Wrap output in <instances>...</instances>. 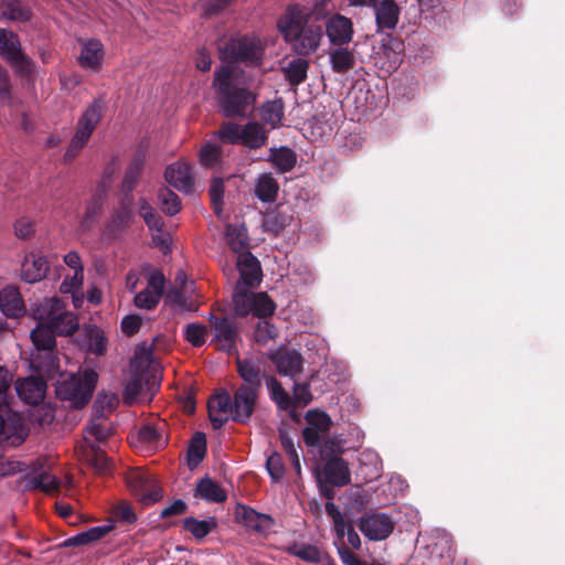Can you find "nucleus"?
<instances>
[{"instance_id":"f3484780","label":"nucleus","mask_w":565,"mask_h":565,"mask_svg":"<svg viewBox=\"0 0 565 565\" xmlns=\"http://www.w3.org/2000/svg\"><path fill=\"white\" fill-rule=\"evenodd\" d=\"M46 388V382L40 376L19 379L15 382L18 396L29 405L40 404L45 397Z\"/></svg>"},{"instance_id":"a19ab883","label":"nucleus","mask_w":565,"mask_h":565,"mask_svg":"<svg viewBox=\"0 0 565 565\" xmlns=\"http://www.w3.org/2000/svg\"><path fill=\"white\" fill-rule=\"evenodd\" d=\"M260 119L276 128L280 125L284 118V102L281 98L268 100L264 103L259 108Z\"/></svg>"},{"instance_id":"3c124183","label":"nucleus","mask_w":565,"mask_h":565,"mask_svg":"<svg viewBox=\"0 0 565 565\" xmlns=\"http://www.w3.org/2000/svg\"><path fill=\"white\" fill-rule=\"evenodd\" d=\"M276 309L275 302L265 292L255 294L252 312L258 318H266L274 315Z\"/></svg>"},{"instance_id":"2eb2a0df","label":"nucleus","mask_w":565,"mask_h":565,"mask_svg":"<svg viewBox=\"0 0 565 565\" xmlns=\"http://www.w3.org/2000/svg\"><path fill=\"white\" fill-rule=\"evenodd\" d=\"M81 53L77 58L78 65L87 71L99 72L105 56L104 44L98 39H78Z\"/></svg>"},{"instance_id":"79ce46f5","label":"nucleus","mask_w":565,"mask_h":565,"mask_svg":"<svg viewBox=\"0 0 565 565\" xmlns=\"http://www.w3.org/2000/svg\"><path fill=\"white\" fill-rule=\"evenodd\" d=\"M226 241L234 253H243L248 246L247 230L244 225L228 224L226 226Z\"/></svg>"},{"instance_id":"423d86ee","label":"nucleus","mask_w":565,"mask_h":565,"mask_svg":"<svg viewBox=\"0 0 565 565\" xmlns=\"http://www.w3.org/2000/svg\"><path fill=\"white\" fill-rule=\"evenodd\" d=\"M106 103L103 98H95L77 120L75 134L64 153L65 161H72L89 140L92 134L100 122Z\"/></svg>"},{"instance_id":"09e8293b","label":"nucleus","mask_w":565,"mask_h":565,"mask_svg":"<svg viewBox=\"0 0 565 565\" xmlns=\"http://www.w3.org/2000/svg\"><path fill=\"white\" fill-rule=\"evenodd\" d=\"M158 200L161 204V210L167 215H174L181 210V201L179 196L168 188H161L158 192Z\"/></svg>"},{"instance_id":"603ef678","label":"nucleus","mask_w":565,"mask_h":565,"mask_svg":"<svg viewBox=\"0 0 565 565\" xmlns=\"http://www.w3.org/2000/svg\"><path fill=\"white\" fill-rule=\"evenodd\" d=\"M242 127L233 121H224L217 132L218 138L224 143L241 145Z\"/></svg>"},{"instance_id":"f03ea898","label":"nucleus","mask_w":565,"mask_h":565,"mask_svg":"<svg viewBox=\"0 0 565 565\" xmlns=\"http://www.w3.org/2000/svg\"><path fill=\"white\" fill-rule=\"evenodd\" d=\"M309 15L310 12L305 7L291 4L277 22L280 33L299 55L315 52L322 38V28L318 24H309Z\"/></svg>"},{"instance_id":"5701e85b","label":"nucleus","mask_w":565,"mask_h":565,"mask_svg":"<svg viewBox=\"0 0 565 565\" xmlns=\"http://www.w3.org/2000/svg\"><path fill=\"white\" fill-rule=\"evenodd\" d=\"M166 181L179 191L191 193L194 186V179L191 167L184 162H175L167 167L164 171Z\"/></svg>"},{"instance_id":"9b49d317","label":"nucleus","mask_w":565,"mask_h":565,"mask_svg":"<svg viewBox=\"0 0 565 565\" xmlns=\"http://www.w3.org/2000/svg\"><path fill=\"white\" fill-rule=\"evenodd\" d=\"M394 521L386 513H365L359 519V530L371 541L387 539L394 531Z\"/></svg>"},{"instance_id":"4be33fe9","label":"nucleus","mask_w":565,"mask_h":565,"mask_svg":"<svg viewBox=\"0 0 565 565\" xmlns=\"http://www.w3.org/2000/svg\"><path fill=\"white\" fill-rule=\"evenodd\" d=\"M370 7L374 9L377 30H393L399 20V7L395 0H375Z\"/></svg>"},{"instance_id":"e2e57ef3","label":"nucleus","mask_w":565,"mask_h":565,"mask_svg":"<svg viewBox=\"0 0 565 565\" xmlns=\"http://www.w3.org/2000/svg\"><path fill=\"white\" fill-rule=\"evenodd\" d=\"M160 301L158 294H153L149 288H146L135 296L134 303L140 309L152 310Z\"/></svg>"},{"instance_id":"f8f14e48","label":"nucleus","mask_w":565,"mask_h":565,"mask_svg":"<svg viewBox=\"0 0 565 565\" xmlns=\"http://www.w3.org/2000/svg\"><path fill=\"white\" fill-rule=\"evenodd\" d=\"M237 373L243 383L238 386L262 392L263 381L267 382L269 375L266 374L265 362L260 359L248 358L236 360Z\"/></svg>"},{"instance_id":"6e6d98bb","label":"nucleus","mask_w":565,"mask_h":565,"mask_svg":"<svg viewBox=\"0 0 565 565\" xmlns=\"http://www.w3.org/2000/svg\"><path fill=\"white\" fill-rule=\"evenodd\" d=\"M88 351L96 355H104L107 351V339L104 331L97 327L88 331Z\"/></svg>"},{"instance_id":"0eeeda50","label":"nucleus","mask_w":565,"mask_h":565,"mask_svg":"<svg viewBox=\"0 0 565 565\" xmlns=\"http://www.w3.org/2000/svg\"><path fill=\"white\" fill-rule=\"evenodd\" d=\"M35 319L47 322L56 335H71L78 329L77 316L66 311L64 302L57 297L46 299L38 308Z\"/></svg>"},{"instance_id":"6ab92c4d","label":"nucleus","mask_w":565,"mask_h":565,"mask_svg":"<svg viewBox=\"0 0 565 565\" xmlns=\"http://www.w3.org/2000/svg\"><path fill=\"white\" fill-rule=\"evenodd\" d=\"M326 33L333 45L348 44L353 36L352 21L342 14L335 13L327 21Z\"/></svg>"},{"instance_id":"774afa93","label":"nucleus","mask_w":565,"mask_h":565,"mask_svg":"<svg viewBox=\"0 0 565 565\" xmlns=\"http://www.w3.org/2000/svg\"><path fill=\"white\" fill-rule=\"evenodd\" d=\"M382 46L384 50V54L388 58L392 57V54L397 55L404 51V43L399 39L393 36L392 34H386L382 39Z\"/></svg>"},{"instance_id":"1a4fd4ad","label":"nucleus","mask_w":565,"mask_h":565,"mask_svg":"<svg viewBox=\"0 0 565 565\" xmlns=\"http://www.w3.org/2000/svg\"><path fill=\"white\" fill-rule=\"evenodd\" d=\"M209 322L214 334L212 341L215 342L216 349L227 354L235 352L238 339V326L235 320L211 313Z\"/></svg>"},{"instance_id":"473e14b6","label":"nucleus","mask_w":565,"mask_h":565,"mask_svg":"<svg viewBox=\"0 0 565 565\" xmlns=\"http://www.w3.org/2000/svg\"><path fill=\"white\" fill-rule=\"evenodd\" d=\"M292 216L280 207H276L267 212L263 218V227L265 232L278 235L291 222Z\"/></svg>"},{"instance_id":"c03bdc74","label":"nucleus","mask_w":565,"mask_h":565,"mask_svg":"<svg viewBox=\"0 0 565 565\" xmlns=\"http://www.w3.org/2000/svg\"><path fill=\"white\" fill-rule=\"evenodd\" d=\"M309 62L305 58H295L284 68L285 78L292 86H298L307 79Z\"/></svg>"},{"instance_id":"58836bf2","label":"nucleus","mask_w":565,"mask_h":565,"mask_svg":"<svg viewBox=\"0 0 565 565\" xmlns=\"http://www.w3.org/2000/svg\"><path fill=\"white\" fill-rule=\"evenodd\" d=\"M266 385L269 391L270 399L280 411L294 408L292 397L284 390L280 382L274 375L267 377Z\"/></svg>"},{"instance_id":"a18cd8bd","label":"nucleus","mask_w":565,"mask_h":565,"mask_svg":"<svg viewBox=\"0 0 565 565\" xmlns=\"http://www.w3.org/2000/svg\"><path fill=\"white\" fill-rule=\"evenodd\" d=\"M86 431L97 441H106L113 434L111 423L103 415L93 417L86 426Z\"/></svg>"},{"instance_id":"c85d7f7f","label":"nucleus","mask_w":565,"mask_h":565,"mask_svg":"<svg viewBox=\"0 0 565 565\" xmlns=\"http://www.w3.org/2000/svg\"><path fill=\"white\" fill-rule=\"evenodd\" d=\"M32 365L49 376L60 372V360L55 349H47L32 354Z\"/></svg>"},{"instance_id":"f257e3e1","label":"nucleus","mask_w":565,"mask_h":565,"mask_svg":"<svg viewBox=\"0 0 565 565\" xmlns=\"http://www.w3.org/2000/svg\"><path fill=\"white\" fill-rule=\"evenodd\" d=\"M212 88L220 113L226 118H246L256 105L257 93L250 89L245 81L231 65L215 68Z\"/></svg>"},{"instance_id":"7ed1b4c3","label":"nucleus","mask_w":565,"mask_h":565,"mask_svg":"<svg viewBox=\"0 0 565 565\" xmlns=\"http://www.w3.org/2000/svg\"><path fill=\"white\" fill-rule=\"evenodd\" d=\"M260 392L237 386L231 395L226 390H221L211 397V405H217V411L228 414L230 418L238 424L250 420L259 398Z\"/></svg>"},{"instance_id":"4d7b16f0","label":"nucleus","mask_w":565,"mask_h":565,"mask_svg":"<svg viewBox=\"0 0 565 565\" xmlns=\"http://www.w3.org/2000/svg\"><path fill=\"white\" fill-rule=\"evenodd\" d=\"M200 162L205 168H214L221 161V148L215 143H205L200 150Z\"/></svg>"},{"instance_id":"338daca9","label":"nucleus","mask_w":565,"mask_h":565,"mask_svg":"<svg viewBox=\"0 0 565 565\" xmlns=\"http://www.w3.org/2000/svg\"><path fill=\"white\" fill-rule=\"evenodd\" d=\"M326 512L329 516L332 518L333 523H334V529H335L338 535L342 537L344 535L345 523H344V520H343L340 509L333 503V500L327 501Z\"/></svg>"},{"instance_id":"a878e982","label":"nucleus","mask_w":565,"mask_h":565,"mask_svg":"<svg viewBox=\"0 0 565 565\" xmlns=\"http://www.w3.org/2000/svg\"><path fill=\"white\" fill-rule=\"evenodd\" d=\"M194 497L215 503L225 502L227 499L226 491L207 476L198 481Z\"/></svg>"},{"instance_id":"2f4dec72","label":"nucleus","mask_w":565,"mask_h":565,"mask_svg":"<svg viewBox=\"0 0 565 565\" xmlns=\"http://www.w3.org/2000/svg\"><path fill=\"white\" fill-rule=\"evenodd\" d=\"M132 198L125 195L121 201L119 207L114 212L111 222L108 226L109 231L115 234L120 233L124 228H126L131 220H132Z\"/></svg>"},{"instance_id":"de8ad7c7","label":"nucleus","mask_w":565,"mask_h":565,"mask_svg":"<svg viewBox=\"0 0 565 565\" xmlns=\"http://www.w3.org/2000/svg\"><path fill=\"white\" fill-rule=\"evenodd\" d=\"M166 433V423H159L156 425H143L138 431V437L142 443L149 445L166 444L167 439L163 438Z\"/></svg>"},{"instance_id":"72a5a7b5","label":"nucleus","mask_w":565,"mask_h":565,"mask_svg":"<svg viewBox=\"0 0 565 565\" xmlns=\"http://www.w3.org/2000/svg\"><path fill=\"white\" fill-rule=\"evenodd\" d=\"M217 527V521L214 516L205 520H198L193 516L183 519L184 531L191 533L194 539L202 540Z\"/></svg>"},{"instance_id":"13d9d810","label":"nucleus","mask_w":565,"mask_h":565,"mask_svg":"<svg viewBox=\"0 0 565 565\" xmlns=\"http://www.w3.org/2000/svg\"><path fill=\"white\" fill-rule=\"evenodd\" d=\"M113 518L120 523L132 524L137 521V514L130 503L121 501L113 507Z\"/></svg>"},{"instance_id":"cd10ccee","label":"nucleus","mask_w":565,"mask_h":565,"mask_svg":"<svg viewBox=\"0 0 565 565\" xmlns=\"http://www.w3.org/2000/svg\"><path fill=\"white\" fill-rule=\"evenodd\" d=\"M114 529L113 525L94 526L87 531L81 532L74 536L64 540L60 547H77L84 546L92 542L98 541Z\"/></svg>"},{"instance_id":"dca6fc26","label":"nucleus","mask_w":565,"mask_h":565,"mask_svg":"<svg viewBox=\"0 0 565 565\" xmlns=\"http://www.w3.org/2000/svg\"><path fill=\"white\" fill-rule=\"evenodd\" d=\"M317 477L331 486L344 487L351 481L348 463L341 457L329 458L322 468L317 471Z\"/></svg>"},{"instance_id":"20e7f679","label":"nucleus","mask_w":565,"mask_h":565,"mask_svg":"<svg viewBox=\"0 0 565 565\" xmlns=\"http://www.w3.org/2000/svg\"><path fill=\"white\" fill-rule=\"evenodd\" d=\"M218 54L220 58L227 65L244 64L248 67H255L263 62L264 46L256 36L238 34L220 45Z\"/></svg>"},{"instance_id":"b1692460","label":"nucleus","mask_w":565,"mask_h":565,"mask_svg":"<svg viewBox=\"0 0 565 565\" xmlns=\"http://www.w3.org/2000/svg\"><path fill=\"white\" fill-rule=\"evenodd\" d=\"M237 519L248 529L258 533L268 532L275 524L269 514L259 513L254 509L238 504L236 508Z\"/></svg>"},{"instance_id":"0e129e2a","label":"nucleus","mask_w":565,"mask_h":565,"mask_svg":"<svg viewBox=\"0 0 565 565\" xmlns=\"http://www.w3.org/2000/svg\"><path fill=\"white\" fill-rule=\"evenodd\" d=\"M276 335L277 329L266 320L257 324L254 333L255 341L259 344H266L269 340L275 339Z\"/></svg>"},{"instance_id":"bb28decb","label":"nucleus","mask_w":565,"mask_h":565,"mask_svg":"<svg viewBox=\"0 0 565 565\" xmlns=\"http://www.w3.org/2000/svg\"><path fill=\"white\" fill-rule=\"evenodd\" d=\"M241 145L248 149H259L267 143L268 136L264 126L256 121H249L242 127Z\"/></svg>"},{"instance_id":"f704fd0d","label":"nucleus","mask_w":565,"mask_h":565,"mask_svg":"<svg viewBox=\"0 0 565 565\" xmlns=\"http://www.w3.org/2000/svg\"><path fill=\"white\" fill-rule=\"evenodd\" d=\"M279 185L270 173L260 174L255 186V195L262 202H274L278 195Z\"/></svg>"},{"instance_id":"4c0bfd02","label":"nucleus","mask_w":565,"mask_h":565,"mask_svg":"<svg viewBox=\"0 0 565 565\" xmlns=\"http://www.w3.org/2000/svg\"><path fill=\"white\" fill-rule=\"evenodd\" d=\"M269 160L279 172L286 173L294 169L297 163L296 152L288 147L271 148Z\"/></svg>"},{"instance_id":"c9c22d12","label":"nucleus","mask_w":565,"mask_h":565,"mask_svg":"<svg viewBox=\"0 0 565 565\" xmlns=\"http://www.w3.org/2000/svg\"><path fill=\"white\" fill-rule=\"evenodd\" d=\"M0 17L13 22H26L31 19V9L19 0H10L1 7Z\"/></svg>"},{"instance_id":"6e6552de","label":"nucleus","mask_w":565,"mask_h":565,"mask_svg":"<svg viewBox=\"0 0 565 565\" xmlns=\"http://www.w3.org/2000/svg\"><path fill=\"white\" fill-rule=\"evenodd\" d=\"M0 55L22 76L35 72L34 62L22 51L18 35L12 31L0 29Z\"/></svg>"},{"instance_id":"8fccbe9b","label":"nucleus","mask_w":565,"mask_h":565,"mask_svg":"<svg viewBox=\"0 0 565 565\" xmlns=\"http://www.w3.org/2000/svg\"><path fill=\"white\" fill-rule=\"evenodd\" d=\"M211 205L214 213L221 216L223 211L224 181L222 178L214 177L209 188Z\"/></svg>"},{"instance_id":"aec40b11","label":"nucleus","mask_w":565,"mask_h":565,"mask_svg":"<svg viewBox=\"0 0 565 565\" xmlns=\"http://www.w3.org/2000/svg\"><path fill=\"white\" fill-rule=\"evenodd\" d=\"M49 271V262L40 252L25 255L21 265V278L28 284L41 281Z\"/></svg>"},{"instance_id":"ea45409f","label":"nucleus","mask_w":565,"mask_h":565,"mask_svg":"<svg viewBox=\"0 0 565 565\" xmlns=\"http://www.w3.org/2000/svg\"><path fill=\"white\" fill-rule=\"evenodd\" d=\"M330 63L334 73L344 74L355 66V56L353 51L340 46L330 53Z\"/></svg>"},{"instance_id":"a211bd4d","label":"nucleus","mask_w":565,"mask_h":565,"mask_svg":"<svg viewBox=\"0 0 565 565\" xmlns=\"http://www.w3.org/2000/svg\"><path fill=\"white\" fill-rule=\"evenodd\" d=\"M237 269L239 271V280L237 284L249 288H255L260 284V264L250 252H243L238 255Z\"/></svg>"},{"instance_id":"864d4df0","label":"nucleus","mask_w":565,"mask_h":565,"mask_svg":"<svg viewBox=\"0 0 565 565\" xmlns=\"http://www.w3.org/2000/svg\"><path fill=\"white\" fill-rule=\"evenodd\" d=\"M100 212L102 201L99 198L94 196L86 205L85 213L81 222V230L83 232L90 231L96 222V217L100 214Z\"/></svg>"},{"instance_id":"7c9ffc66","label":"nucleus","mask_w":565,"mask_h":565,"mask_svg":"<svg viewBox=\"0 0 565 565\" xmlns=\"http://www.w3.org/2000/svg\"><path fill=\"white\" fill-rule=\"evenodd\" d=\"M86 460L98 475H108L113 470V462L106 452L95 443L89 444L86 450Z\"/></svg>"},{"instance_id":"680f3d73","label":"nucleus","mask_w":565,"mask_h":565,"mask_svg":"<svg viewBox=\"0 0 565 565\" xmlns=\"http://www.w3.org/2000/svg\"><path fill=\"white\" fill-rule=\"evenodd\" d=\"M140 177V167L138 163L130 164L126 172L125 177L121 183V190L125 193V195L131 196L132 190L136 188L138 180Z\"/></svg>"},{"instance_id":"37998d69","label":"nucleus","mask_w":565,"mask_h":565,"mask_svg":"<svg viewBox=\"0 0 565 565\" xmlns=\"http://www.w3.org/2000/svg\"><path fill=\"white\" fill-rule=\"evenodd\" d=\"M206 455V437L204 433L196 431L190 440L188 448V465L195 468Z\"/></svg>"},{"instance_id":"9d476101","label":"nucleus","mask_w":565,"mask_h":565,"mask_svg":"<svg viewBox=\"0 0 565 565\" xmlns=\"http://www.w3.org/2000/svg\"><path fill=\"white\" fill-rule=\"evenodd\" d=\"M126 482L132 495L145 505L153 504L162 498L154 478L142 470L128 472Z\"/></svg>"},{"instance_id":"393cba45","label":"nucleus","mask_w":565,"mask_h":565,"mask_svg":"<svg viewBox=\"0 0 565 565\" xmlns=\"http://www.w3.org/2000/svg\"><path fill=\"white\" fill-rule=\"evenodd\" d=\"M0 309L8 318H19L24 315L25 307L18 287L7 286L0 291Z\"/></svg>"},{"instance_id":"c756f323","label":"nucleus","mask_w":565,"mask_h":565,"mask_svg":"<svg viewBox=\"0 0 565 565\" xmlns=\"http://www.w3.org/2000/svg\"><path fill=\"white\" fill-rule=\"evenodd\" d=\"M55 332L47 322L39 321L35 329L31 331V340L36 350L41 352L47 349L56 348Z\"/></svg>"},{"instance_id":"e433bc0d","label":"nucleus","mask_w":565,"mask_h":565,"mask_svg":"<svg viewBox=\"0 0 565 565\" xmlns=\"http://www.w3.org/2000/svg\"><path fill=\"white\" fill-rule=\"evenodd\" d=\"M249 289V287L236 284L233 294V305L238 317H246L253 310L255 294L250 292Z\"/></svg>"},{"instance_id":"052dcab7","label":"nucleus","mask_w":565,"mask_h":565,"mask_svg":"<svg viewBox=\"0 0 565 565\" xmlns=\"http://www.w3.org/2000/svg\"><path fill=\"white\" fill-rule=\"evenodd\" d=\"M294 408L303 407L310 404L312 401V394L310 391V384L308 382L294 384Z\"/></svg>"},{"instance_id":"49530a36","label":"nucleus","mask_w":565,"mask_h":565,"mask_svg":"<svg viewBox=\"0 0 565 565\" xmlns=\"http://www.w3.org/2000/svg\"><path fill=\"white\" fill-rule=\"evenodd\" d=\"M288 554L308 563H320L323 561V553L311 544L294 543L287 548Z\"/></svg>"},{"instance_id":"69168bd1","label":"nucleus","mask_w":565,"mask_h":565,"mask_svg":"<svg viewBox=\"0 0 565 565\" xmlns=\"http://www.w3.org/2000/svg\"><path fill=\"white\" fill-rule=\"evenodd\" d=\"M319 446L320 457L324 461L329 460V458L339 457V454L342 452L340 443L334 438H326Z\"/></svg>"},{"instance_id":"ddd939ff","label":"nucleus","mask_w":565,"mask_h":565,"mask_svg":"<svg viewBox=\"0 0 565 565\" xmlns=\"http://www.w3.org/2000/svg\"><path fill=\"white\" fill-rule=\"evenodd\" d=\"M305 419L308 425L302 429V439L308 447H318L322 435L330 430L332 420L326 412L320 409H309Z\"/></svg>"},{"instance_id":"5fc2aeb1","label":"nucleus","mask_w":565,"mask_h":565,"mask_svg":"<svg viewBox=\"0 0 565 565\" xmlns=\"http://www.w3.org/2000/svg\"><path fill=\"white\" fill-rule=\"evenodd\" d=\"M207 328L201 323H189L184 330L185 340L194 348H201L206 341Z\"/></svg>"},{"instance_id":"4468645a","label":"nucleus","mask_w":565,"mask_h":565,"mask_svg":"<svg viewBox=\"0 0 565 565\" xmlns=\"http://www.w3.org/2000/svg\"><path fill=\"white\" fill-rule=\"evenodd\" d=\"M269 359L276 366L277 372L284 376L295 379L303 370V358L294 349L281 347L271 352Z\"/></svg>"},{"instance_id":"39448f33","label":"nucleus","mask_w":565,"mask_h":565,"mask_svg":"<svg viewBox=\"0 0 565 565\" xmlns=\"http://www.w3.org/2000/svg\"><path fill=\"white\" fill-rule=\"evenodd\" d=\"M97 381V372L93 369H85L60 382L56 386V396L61 401H68L72 407L82 408L89 402Z\"/></svg>"},{"instance_id":"bf43d9fd","label":"nucleus","mask_w":565,"mask_h":565,"mask_svg":"<svg viewBox=\"0 0 565 565\" xmlns=\"http://www.w3.org/2000/svg\"><path fill=\"white\" fill-rule=\"evenodd\" d=\"M266 469L274 482H278L285 475V465L279 452L273 451L266 460Z\"/></svg>"},{"instance_id":"412c9836","label":"nucleus","mask_w":565,"mask_h":565,"mask_svg":"<svg viewBox=\"0 0 565 565\" xmlns=\"http://www.w3.org/2000/svg\"><path fill=\"white\" fill-rule=\"evenodd\" d=\"M24 490H39L46 494L60 491L61 481L47 471H38L35 468L22 477Z\"/></svg>"}]
</instances>
